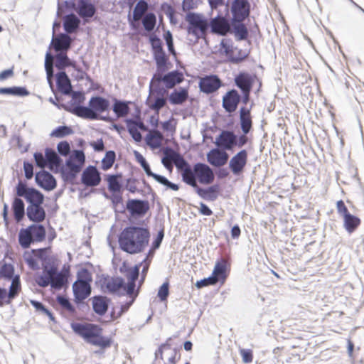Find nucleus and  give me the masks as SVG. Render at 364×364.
I'll return each instance as SVG.
<instances>
[{
    "mask_svg": "<svg viewBox=\"0 0 364 364\" xmlns=\"http://www.w3.org/2000/svg\"><path fill=\"white\" fill-rule=\"evenodd\" d=\"M150 233L144 228L130 226L124 228L119 236V247L131 255L142 252L148 246Z\"/></svg>",
    "mask_w": 364,
    "mask_h": 364,
    "instance_id": "1",
    "label": "nucleus"
},
{
    "mask_svg": "<svg viewBox=\"0 0 364 364\" xmlns=\"http://www.w3.org/2000/svg\"><path fill=\"white\" fill-rule=\"evenodd\" d=\"M109 101L102 97H92L88 102V107L76 105L67 109L70 113L85 119L109 121V117L100 116V114L108 110Z\"/></svg>",
    "mask_w": 364,
    "mask_h": 364,
    "instance_id": "2",
    "label": "nucleus"
},
{
    "mask_svg": "<svg viewBox=\"0 0 364 364\" xmlns=\"http://www.w3.org/2000/svg\"><path fill=\"white\" fill-rule=\"evenodd\" d=\"M73 331L88 343L100 347L102 349L109 347L112 341L109 338L101 335L102 329L97 325L92 323H71Z\"/></svg>",
    "mask_w": 364,
    "mask_h": 364,
    "instance_id": "3",
    "label": "nucleus"
},
{
    "mask_svg": "<svg viewBox=\"0 0 364 364\" xmlns=\"http://www.w3.org/2000/svg\"><path fill=\"white\" fill-rule=\"evenodd\" d=\"M156 72L150 82V90L160 94H168V90L174 87L183 80V74L178 70H173L166 74Z\"/></svg>",
    "mask_w": 364,
    "mask_h": 364,
    "instance_id": "4",
    "label": "nucleus"
},
{
    "mask_svg": "<svg viewBox=\"0 0 364 364\" xmlns=\"http://www.w3.org/2000/svg\"><path fill=\"white\" fill-rule=\"evenodd\" d=\"M36 282L41 287H46L48 285L55 289H60L67 282V278L64 274L59 272L53 266L44 267L41 275L36 277Z\"/></svg>",
    "mask_w": 364,
    "mask_h": 364,
    "instance_id": "5",
    "label": "nucleus"
},
{
    "mask_svg": "<svg viewBox=\"0 0 364 364\" xmlns=\"http://www.w3.org/2000/svg\"><path fill=\"white\" fill-rule=\"evenodd\" d=\"M188 23L187 33L195 38V41L205 37L209 28V22L200 14L188 12L185 17Z\"/></svg>",
    "mask_w": 364,
    "mask_h": 364,
    "instance_id": "6",
    "label": "nucleus"
},
{
    "mask_svg": "<svg viewBox=\"0 0 364 364\" xmlns=\"http://www.w3.org/2000/svg\"><path fill=\"white\" fill-rule=\"evenodd\" d=\"M185 183L195 189L199 187L197 181L201 184L208 185L213 182L215 176L213 170L207 164L203 163L196 164L191 169Z\"/></svg>",
    "mask_w": 364,
    "mask_h": 364,
    "instance_id": "7",
    "label": "nucleus"
},
{
    "mask_svg": "<svg viewBox=\"0 0 364 364\" xmlns=\"http://www.w3.org/2000/svg\"><path fill=\"white\" fill-rule=\"evenodd\" d=\"M163 153L168 158V161L173 162L177 169L181 171L183 181L185 183L188 174L191 173V166L186 160L178 152L170 147H166L163 149Z\"/></svg>",
    "mask_w": 364,
    "mask_h": 364,
    "instance_id": "8",
    "label": "nucleus"
},
{
    "mask_svg": "<svg viewBox=\"0 0 364 364\" xmlns=\"http://www.w3.org/2000/svg\"><path fill=\"white\" fill-rule=\"evenodd\" d=\"M16 193L18 197H23L30 205L42 204L44 196L34 188H29L25 183L19 181L16 186Z\"/></svg>",
    "mask_w": 364,
    "mask_h": 364,
    "instance_id": "9",
    "label": "nucleus"
},
{
    "mask_svg": "<svg viewBox=\"0 0 364 364\" xmlns=\"http://www.w3.org/2000/svg\"><path fill=\"white\" fill-rule=\"evenodd\" d=\"M72 8L85 22L96 14L95 6L89 0H76L72 4Z\"/></svg>",
    "mask_w": 364,
    "mask_h": 364,
    "instance_id": "10",
    "label": "nucleus"
},
{
    "mask_svg": "<svg viewBox=\"0 0 364 364\" xmlns=\"http://www.w3.org/2000/svg\"><path fill=\"white\" fill-rule=\"evenodd\" d=\"M250 4L247 0H234L232 4L231 11L232 21L242 22L250 15Z\"/></svg>",
    "mask_w": 364,
    "mask_h": 364,
    "instance_id": "11",
    "label": "nucleus"
},
{
    "mask_svg": "<svg viewBox=\"0 0 364 364\" xmlns=\"http://www.w3.org/2000/svg\"><path fill=\"white\" fill-rule=\"evenodd\" d=\"M215 144L224 151L232 150L237 145V135L232 131L223 130L215 138Z\"/></svg>",
    "mask_w": 364,
    "mask_h": 364,
    "instance_id": "12",
    "label": "nucleus"
},
{
    "mask_svg": "<svg viewBox=\"0 0 364 364\" xmlns=\"http://www.w3.org/2000/svg\"><path fill=\"white\" fill-rule=\"evenodd\" d=\"M222 85V82L217 75H210L200 77L198 86L200 90L205 94L217 91Z\"/></svg>",
    "mask_w": 364,
    "mask_h": 364,
    "instance_id": "13",
    "label": "nucleus"
},
{
    "mask_svg": "<svg viewBox=\"0 0 364 364\" xmlns=\"http://www.w3.org/2000/svg\"><path fill=\"white\" fill-rule=\"evenodd\" d=\"M247 151L242 149L233 156L229 161V168L235 176H239L247 162Z\"/></svg>",
    "mask_w": 364,
    "mask_h": 364,
    "instance_id": "14",
    "label": "nucleus"
},
{
    "mask_svg": "<svg viewBox=\"0 0 364 364\" xmlns=\"http://www.w3.org/2000/svg\"><path fill=\"white\" fill-rule=\"evenodd\" d=\"M82 183L87 186H97L101 181L100 173L94 166H89L82 173Z\"/></svg>",
    "mask_w": 364,
    "mask_h": 364,
    "instance_id": "15",
    "label": "nucleus"
},
{
    "mask_svg": "<svg viewBox=\"0 0 364 364\" xmlns=\"http://www.w3.org/2000/svg\"><path fill=\"white\" fill-rule=\"evenodd\" d=\"M228 154L225 151L218 147L211 149L207 154L208 162L215 167H220L225 165L228 161Z\"/></svg>",
    "mask_w": 364,
    "mask_h": 364,
    "instance_id": "16",
    "label": "nucleus"
},
{
    "mask_svg": "<svg viewBox=\"0 0 364 364\" xmlns=\"http://www.w3.org/2000/svg\"><path fill=\"white\" fill-rule=\"evenodd\" d=\"M36 183L46 191H52L57 186L54 176L48 171H42L36 173L35 176Z\"/></svg>",
    "mask_w": 364,
    "mask_h": 364,
    "instance_id": "17",
    "label": "nucleus"
},
{
    "mask_svg": "<svg viewBox=\"0 0 364 364\" xmlns=\"http://www.w3.org/2000/svg\"><path fill=\"white\" fill-rule=\"evenodd\" d=\"M240 101V96L236 90L228 91L223 98V107L229 113L237 109Z\"/></svg>",
    "mask_w": 364,
    "mask_h": 364,
    "instance_id": "18",
    "label": "nucleus"
},
{
    "mask_svg": "<svg viewBox=\"0 0 364 364\" xmlns=\"http://www.w3.org/2000/svg\"><path fill=\"white\" fill-rule=\"evenodd\" d=\"M127 209L133 216H141L149 210V204L146 200L132 199L127 201Z\"/></svg>",
    "mask_w": 364,
    "mask_h": 364,
    "instance_id": "19",
    "label": "nucleus"
},
{
    "mask_svg": "<svg viewBox=\"0 0 364 364\" xmlns=\"http://www.w3.org/2000/svg\"><path fill=\"white\" fill-rule=\"evenodd\" d=\"M209 27L214 33L221 36L226 35L230 30V26L228 21L223 16H217L213 18L209 22Z\"/></svg>",
    "mask_w": 364,
    "mask_h": 364,
    "instance_id": "20",
    "label": "nucleus"
},
{
    "mask_svg": "<svg viewBox=\"0 0 364 364\" xmlns=\"http://www.w3.org/2000/svg\"><path fill=\"white\" fill-rule=\"evenodd\" d=\"M166 95L151 91L149 89V95L146 100V105L151 109L158 112L166 104V99L165 97Z\"/></svg>",
    "mask_w": 364,
    "mask_h": 364,
    "instance_id": "21",
    "label": "nucleus"
},
{
    "mask_svg": "<svg viewBox=\"0 0 364 364\" xmlns=\"http://www.w3.org/2000/svg\"><path fill=\"white\" fill-rule=\"evenodd\" d=\"M75 301L80 303L87 299L91 294L90 284L75 282L73 284Z\"/></svg>",
    "mask_w": 364,
    "mask_h": 364,
    "instance_id": "22",
    "label": "nucleus"
},
{
    "mask_svg": "<svg viewBox=\"0 0 364 364\" xmlns=\"http://www.w3.org/2000/svg\"><path fill=\"white\" fill-rule=\"evenodd\" d=\"M71 43L72 39L67 33H60L52 41L55 50L58 53H67L70 48Z\"/></svg>",
    "mask_w": 364,
    "mask_h": 364,
    "instance_id": "23",
    "label": "nucleus"
},
{
    "mask_svg": "<svg viewBox=\"0 0 364 364\" xmlns=\"http://www.w3.org/2000/svg\"><path fill=\"white\" fill-rule=\"evenodd\" d=\"M221 51L225 54L230 59V60L235 63H238L242 61L245 58L246 55L242 56L234 55V47L232 42L229 39L224 38L220 42Z\"/></svg>",
    "mask_w": 364,
    "mask_h": 364,
    "instance_id": "24",
    "label": "nucleus"
},
{
    "mask_svg": "<svg viewBox=\"0 0 364 364\" xmlns=\"http://www.w3.org/2000/svg\"><path fill=\"white\" fill-rule=\"evenodd\" d=\"M254 77L249 73H240L235 78L236 85L242 92H250L254 83Z\"/></svg>",
    "mask_w": 364,
    "mask_h": 364,
    "instance_id": "25",
    "label": "nucleus"
},
{
    "mask_svg": "<svg viewBox=\"0 0 364 364\" xmlns=\"http://www.w3.org/2000/svg\"><path fill=\"white\" fill-rule=\"evenodd\" d=\"M26 215L31 221L39 223L46 218V212L41 204L29 205L26 208Z\"/></svg>",
    "mask_w": 364,
    "mask_h": 364,
    "instance_id": "26",
    "label": "nucleus"
},
{
    "mask_svg": "<svg viewBox=\"0 0 364 364\" xmlns=\"http://www.w3.org/2000/svg\"><path fill=\"white\" fill-rule=\"evenodd\" d=\"M46 156L47 160V167L53 172H57L62 164V159L58 154L53 149H46Z\"/></svg>",
    "mask_w": 364,
    "mask_h": 364,
    "instance_id": "27",
    "label": "nucleus"
},
{
    "mask_svg": "<svg viewBox=\"0 0 364 364\" xmlns=\"http://www.w3.org/2000/svg\"><path fill=\"white\" fill-rule=\"evenodd\" d=\"M56 84L58 90L64 95H70L72 90L70 80L64 71H60L56 75Z\"/></svg>",
    "mask_w": 364,
    "mask_h": 364,
    "instance_id": "28",
    "label": "nucleus"
},
{
    "mask_svg": "<svg viewBox=\"0 0 364 364\" xmlns=\"http://www.w3.org/2000/svg\"><path fill=\"white\" fill-rule=\"evenodd\" d=\"M65 164L68 167V171L63 170L62 174L66 181L73 180L76 177L77 174L81 171L83 166L82 164L75 162L71 159H68Z\"/></svg>",
    "mask_w": 364,
    "mask_h": 364,
    "instance_id": "29",
    "label": "nucleus"
},
{
    "mask_svg": "<svg viewBox=\"0 0 364 364\" xmlns=\"http://www.w3.org/2000/svg\"><path fill=\"white\" fill-rule=\"evenodd\" d=\"M197 194L204 200L214 201L218 198V191H219V186L213 185L208 188H202L200 187H197L195 189Z\"/></svg>",
    "mask_w": 364,
    "mask_h": 364,
    "instance_id": "30",
    "label": "nucleus"
},
{
    "mask_svg": "<svg viewBox=\"0 0 364 364\" xmlns=\"http://www.w3.org/2000/svg\"><path fill=\"white\" fill-rule=\"evenodd\" d=\"M109 306V299L102 296H95L92 298V309L94 311L100 315L103 316L107 311Z\"/></svg>",
    "mask_w": 364,
    "mask_h": 364,
    "instance_id": "31",
    "label": "nucleus"
},
{
    "mask_svg": "<svg viewBox=\"0 0 364 364\" xmlns=\"http://www.w3.org/2000/svg\"><path fill=\"white\" fill-rule=\"evenodd\" d=\"M80 25V18L74 14H68L63 18V27L67 33L75 32Z\"/></svg>",
    "mask_w": 364,
    "mask_h": 364,
    "instance_id": "32",
    "label": "nucleus"
},
{
    "mask_svg": "<svg viewBox=\"0 0 364 364\" xmlns=\"http://www.w3.org/2000/svg\"><path fill=\"white\" fill-rule=\"evenodd\" d=\"M164 140L163 134L159 130L150 131L146 136V144L153 149L159 148Z\"/></svg>",
    "mask_w": 364,
    "mask_h": 364,
    "instance_id": "33",
    "label": "nucleus"
},
{
    "mask_svg": "<svg viewBox=\"0 0 364 364\" xmlns=\"http://www.w3.org/2000/svg\"><path fill=\"white\" fill-rule=\"evenodd\" d=\"M68 66L73 67L75 70L81 72V70L77 66L75 62H72L68 57L66 53H58L55 55V67L58 70H63Z\"/></svg>",
    "mask_w": 364,
    "mask_h": 364,
    "instance_id": "34",
    "label": "nucleus"
},
{
    "mask_svg": "<svg viewBox=\"0 0 364 364\" xmlns=\"http://www.w3.org/2000/svg\"><path fill=\"white\" fill-rule=\"evenodd\" d=\"M240 127L242 132L247 134L252 128V119L250 109L242 107L240 112Z\"/></svg>",
    "mask_w": 364,
    "mask_h": 364,
    "instance_id": "35",
    "label": "nucleus"
},
{
    "mask_svg": "<svg viewBox=\"0 0 364 364\" xmlns=\"http://www.w3.org/2000/svg\"><path fill=\"white\" fill-rule=\"evenodd\" d=\"M188 97V90L185 88H180V90H175L172 92L169 97V102L172 105H181L187 100Z\"/></svg>",
    "mask_w": 364,
    "mask_h": 364,
    "instance_id": "36",
    "label": "nucleus"
},
{
    "mask_svg": "<svg viewBox=\"0 0 364 364\" xmlns=\"http://www.w3.org/2000/svg\"><path fill=\"white\" fill-rule=\"evenodd\" d=\"M105 286L109 293L114 294L124 286V280L122 277H112L105 282Z\"/></svg>",
    "mask_w": 364,
    "mask_h": 364,
    "instance_id": "37",
    "label": "nucleus"
},
{
    "mask_svg": "<svg viewBox=\"0 0 364 364\" xmlns=\"http://www.w3.org/2000/svg\"><path fill=\"white\" fill-rule=\"evenodd\" d=\"M343 219V227L350 234L353 232L360 224V219L352 214H349Z\"/></svg>",
    "mask_w": 364,
    "mask_h": 364,
    "instance_id": "38",
    "label": "nucleus"
},
{
    "mask_svg": "<svg viewBox=\"0 0 364 364\" xmlns=\"http://www.w3.org/2000/svg\"><path fill=\"white\" fill-rule=\"evenodd\" d=\"M14 215L17 222H20L25 215V205L22 199L15 198L12 203Z\"/></svg>",
    "mask_w": 364,
    "mask_h": 364,
    "instance_id": "39",
    "label": "nucleus"
},
{
    "mask_svg": "<svg viewBox=\"0 0 364 364\" xmlns=\"http://www.w3.org/2000/svg\"><path fill=\"white\" fill-rule=\"evenodd\" d=\"M129 102L122 101L115 99L113 105V112L117 117H124L127 115L129 112Z\"/></svg>",
    "mask_w": 364,
    "mask_h": 364,
    "instance_id": "40",
    "label": "nucleus"
},
{
    "mask_svg": "<svg viewBox=\"0 0 364 364\" xmlns=\"http://www.w3.org/2000/svg\"><path fill=\"white\" fill-rule=\"evenodd\" d=\"M33 241L41 242L45 239L46 230L42 225H31L28 227Z\"/></svg>",
    "mask_w": 364,
    "mask_h": 364,
    "instance_id": "41",
    "label": "nucleus"
},
{
    "mask_svg": "<svg viewBox=\"0 0 364 364\" xmlns=\"http://www.w3.org/2000/svg\"><path fill=\"white\" fill-rule=\"evenodd\" d=\"M154 56L156 64V72H166L168 70V67L166 66L167 58L164 50L161 51H155L154 53Z\"/></svg>",
    "mask_w": 364,
    "mask_h": 364,
    "instance_id": "42",
    "label": "nucleus"
},
{
    "mask_svg": "<svg viewBox=\"0 0 364 364\" xmlns=\"http://www.w3.org/2000/svg\"><path fill=\"white\" fill-rule=\"evenodd\" d=\"M149 9L148 3L144 0H139L133 11V20L134 21H139L145 14Z\"/></svg>",
    "mask_w": 364,
    "mask_h": 364,
    "instance_id": "43",
    "label": "nucleus"
},
{
    "mask_svg": "<svg viewBox=\"0 0 364 364\" xmlns=\"http://www.w3.org/2000/svg\"><path fill=\"white\" fill-rule=\"evenodd\" d=\"M122 177L121 174H112L107 176V181L108 183V189L112 193L120 192L122 184L119 178Z\"/></svg>",
    "mask_w": 364,
    "mask_h": 364,
    "instance_id": "44",
    "label": "nucleus"
},
{
    "mask_svg": "<svg viewBox=\"0 0 364 364\" xmlns=\"http://www.w3.org/2000/svg\"><path fill=\"white\" fill-rule=\"evenodd\" d=\"M0 94L24 97L28 95L29 92L23 87H11L0 88Z\"/></svg>",
    "mask_w": 364,
    "mask_h": 364,
    "instance_id": "45",
    "label": "nucleus"
},
{
    "mask_svg": "<svg viewBox=\"0 0 364 364\" xmlns=\"http://www.w3.org/2000/svg\"><path fill=\"white\" fill-rule=\"evenodd\" d=\"M28 228L22 229L18 234V242L23 248H28L34 242Z\"/></svg>",
    "mask_w": 364,
    "mask_h": 364,
    "instance_id": "46",
    "label": "nucleus"
},
{
    "mask_svg": "<svg viewBox=\"0 0 364 364\" xmlns=\"http://www.w3.org/2000/svg\"><path fill=\"white\" fill-rule=\"evenodd\" d=\"M232 26L235 36L238 41L245 40L247 38L248 31L245 24L242 22L237 23L233 21Z\"/></svg>",
    "mask_w": 364,
    "mask_h": 364,
    "instance_id": "47",
    "label": "nucleus"
},
{
    "mask_svg": "<svg viewBox=\"0 0 364 364\" xmlns=\"http://www.w3.org/2000/svg\"><path fill=\"white\" fill-rule=\"evenodd\" d=\"M226 268L227 262L225 259H221L215 264L212 275L218 278V282L220 279H224L225 278Z\"/></svg>",
    "mask_w": 364,
    "mask_h": 364,
    "instance_id": "48",
    "label": "nucleus"
},
{
    "mask_svg": "<svg viewBox=\"0 0 364 364\" xmlns=\"http://www.w3.org/2000/svg\"><path fill=\"white\" fill-rule=\"evenodd\" d=\"M156 23V17L154 13H148L142 18L144 29L150 32L154 30Z\"/></svg>",
    "mask_w": 364,
    "mask_h": 364,
    "instance_id": "49",
    "label": "nucleus"
},
{
    "mask_svg": "<svg viewBox=\"0 0 364 364\" xmlns=\"http://www.w3.org/2000/svg\"><path fill=\"white\" fill-rule=\"evenodd\" d=\"M116 159V154L114 151L106 152L105 157L102 160V168L104 171L109 169L114 164Z\"/></svg>",
    "mask_w": 364,
    "mask_h": 364,
    "instance_id": "50",
    "label": "nucleus"
},
{
    "mask_svg": "<svg viewBox=\"0 0 364 364\" xmlns=\"http://www.w3.org/2000/svg\"><path fill=\"white\" fill-rule=\"evenodd\" d=\"M73 132V129L68 126H59L55 129L50 135L52 137L62 138L72 134Z\"/></svg>",
    "mask_w": 364,
    "mask_h": 364,
    "instance_id": "51",
    "label": "nucleus"
},
{
    "mask_svg": "<svg viewBox=\"0 0 364 364\" xmlns=\"http://www.w3.org/2000/svg\"><path fill=\"white\" fill-rule=\"evenodd\" d=\"M142 263L136 264L134 267L129 268L127 270L126 278L128 282H136V280L139 277V269L141 267Z\"/></svg>",
    "mask_w": 364,
    "mask_h": 364,
    "instance_id": "52",
    "label": "nucleus"
},
{
    "mask_svg": "<svg viewBox=\"0 0 364 364\" xmlns=\"http://www.w3.org/2000/svg\"><path fill=\"white\" fill-rule=\"evenodd\" d=\"M20 280L18 276H16L12 279V282L9 288V299H14L20 290Z\"/></svg>",
    "mask_w": 364,
    "mask_h": 364,
    "instance_id": "53",
    "label": "nucleus"
},
{
    "mask_svg": "<svg viewBox=\"0 0 364 364\" xmlns=\"http://www.w3.org/2000/svg\"><path fill=\"white\" fill-rule=\"evenodd\" d=\"M75 282L90 284L92 282L91 274L87 269L82 268L77 272V280Z\"/></svg>",
    "mask_w": 364,
    "mask_h": 364,
    "instance_id": "54",
    "label": "nucleus"
},
{
    "mask_svg": "<svg viewBox=\"0 0 364 364\" xmlns=\"http://www.w3.org/2000/svg\"><path fill=\"white\" fill-rule=\"evenodd\" d=\"M58 303L69 313L73 314L75 312V309L73 305L70 303L69 299L63 296H58L57 297Z\"/></svg>",
    "mask_w": 364,
    "mask_h": 364,
    "instance_id": "55",
    "label": "nucleus"
},
{
    "mask_svg": "<svg viewBox=\"0 0 364 364\" xmlns=\"http://www.w3.org/2000/svg\"><path fill=\"white\" fill-rule=\"evenodd\" d=\"M134 156L136 157V161L140 164L146 174L149 176L151 173V170L145 158L138 151H134Z\"/></svg>",
    "mask_w": 364,
    "mask_h": 364,
    "instance_id": "56",
    "label": "nucleus"
},
{
    "mask_svg": "<svg viewBox=\"0 0 364 364\" xmlns=\"http://www.w3.org/2000/svg\"><path fill=\"white\" fill-rule=\"evenodd\" d=\"M217 282L218 278L212 275L208 278H205L200 281H197L196 283V287L198 289H200L208 285H213Z\"/></svg>",
    "mask_w": 364,
    "mask_h": 364,
    "instance_id": "57",
    "label": "nucleus"
},
{
    "mask_svg": "<svg viewBox=\"0 0 364 364\" xmlns=\"http://www.w3.org/2000/svg\"><path fill=\"white\" fill-rule=\"evenodd\" d=\"M68 159H71L72 161L84 164L85 161V156L82 151L81 150H75L73 153L70 155Z\"/></svg>",
    "mask_w": 364,
    "mask_h": 364,
    "instance_id": "58",
    "label": "nucleus"
},
{
    "mask_svg": "<svg viewBox=\"0 0 364 364\" xmlns=\"http://www.w3.org/2000/svg\"><path fill=\"white\" fill-rule=\"evenodd\" d=\"M35 162L37 166L43 168L47 166V160L46 155L44 156L41 152H36L33 155Z\"/></svg>",
    "mask_w": 364,
    "mask_h": 364,
    "instance_id": "59",
    "label": "nucleus"
},
{
    "mask_svg": "<svg viewBox=\"0 0 364 364\" xmlns=\"http://www.w3.org/2000/svg\"><path fill=\"white\" fill-rule=\"evenodd\" d=\"M57 149L60 155L66 156L70 154V146L68 141H63L58 144Z\"/></svg>",
    "mask_w": 364,
    "mask_h": 364,
    "instance_id": "60",
    "label": "nucleus"
},
{
    "mask_svg": "<svg viewBox=\"0 0 364 364\" xmlns=\"http://www.w3.org/2000/svg\"><path fill=\"white\" fill-rule=\"evenodd\" d=\"M168 287H169L168 283L164 282L160 287V288L159 289L158 296L159 297L160 300L162 301L166 300V299L168 296V294H169Z\"/></svg>",
    "mask_w": 364,
    "mask_h": 364,
    "instance_id": "61",
    "label": "nucleus"
},
{
    "mask_svg": "<svg viewBox=\"0 0 364 364\" xmlns=\"http://www.w3.org/2000/svg\"><path fill=\"white\" fill-rule=\"evenodd\" d=\"M127 126L128 132L133 138V139L136 142H140L142 139V136L140 132L138 129H136L134 126L132 127L129 124H127Z\"/></svg>",
    "mask_w": 364,
    "mask_h": 364,
    "instance_id": "62",
    "label": "nucleus"
},
{
    "mask_svg": "<svg viewBox=\"0 0 364 364\" xmlns=\"http://www.w3.org/2000/svg\"><path fill=\"white\" fill-rule=\"evenodd\" d=\"M336 208H337L338 213L341 216H342L343 218H345L346 216L348 215L349 214H350L349 213L347 207L346 206L344 202L342 200L337 201Z\"/></svg>",
    "mask_w": 364,
    "mask_h": 364,
    "instance_id": "63",
    "label": "nucleus"
},
{
    "mask_svg": "<svg viewBox=\"0 0 364 364\" xmlns=\"http://www.w3.org/2000/svg\"><path fill=\"white\" fill-rule=\"evenodd\" d=\"M150 42L154 50L155 51L163 50L162 43L161 40L156 36H152L150 38Z\"/></svg>",
    "mask_w": 364,
    "mask_h": 364,
    "instance_id": "64",
    "label": "nucleus"
}]
</instances>
